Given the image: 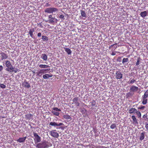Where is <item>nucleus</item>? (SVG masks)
Listing matches in <instances>:
<instances>
[{
  "label": "nucleus",
  "instance_id": "48",
  "mask_svg": "<svg viewBox=\"0 0 148 148\" xmlns=\"http://www.w3.org/2000/svg\"><path fill=\"white\" fill-rule=\"evenodd\" d=\"M63 127H59V129H63Z\"/></svg>",
  "mask_w": 148,
  "mask_h": 148
},
{
  "label": "nucleus",
  "instance_id": "16",
  "mask_svg": "<svg viewBox=\"0 0 148 148\" xmlns=\"http://www.w3.org/2000/svg\"><path fill=\"white\" fill-rule=\"evenodd\" d=\"M26 138V137H23L22 138H20L18 139L17 141L19 143H21L24 142Z\"/></svg>",
  "mask_w": 148,
  "mask_h": 148
},
{
  "label": "nucleus",
  "instance_id": "38",
  "mask_svg": "<svg viewBox=\"0 0 148 148\" xmlns=\"http://www.w3.org/2000/svg\"><path fill=\"white\" fill-rule=\"evenodd\" d=\"M64 16L63 14L60 15L59 16V18L61 19H64Z\"/></svg>",
  "mask_w": 148,
  "mask_h": 148
},
{
  "label": "nucleus",
  "instance_id": "47",
  "mask_svg": "<svg viewBox=\"0 0 148 148\" xmlns=\"http://www.w3.org/2000/svg\"><path fill=\"white\" fill-rule=\"evenodd\" d=\"M25 87H28V85H27V84L25 85Z\"/></svg>",
  "mask_w": 148,
  "mask_h": 148
},
{
  "label": "nucleus",
  "instance_id": "19",
  "mask_svg": "<svg viewBox=\"0 0 148 148\" xmlns=\"http://www.w3.org/2000/svg\"><path fill=\"white\" fill-rule=\"evenodd\" d=\"M39 66L41 68H47L50 67L48 65L41 64L39 65Z\"/></svg>",
  "mask_w": 148,
  "mask_h": 148
},
{
  "label": "nucleus",
  "instance_id": "15",
  "mask_svg": "<svg viewBox=\"0 0 148 148\" xmlns=\"http://www.w3.org/2000/svg\"><path fill=\"white\" fill-rule=\"evenodd\" d=\"M147 97H145L143 95L142 97V103L143 105L146 104L147 101Z\"/></svg>",
  "mask_w": 148,
  "mask_h": 148
},
{
  "label": "nucleus",
  "instance_id": "5",
  "mask_svg": "<svg viewBox=\"0 0 148 148\" xmlns=\"http://www.w3.org/2000/svg\"><path fill=\"white\" fill-rule=\"evenodd\" d=\"M58 10V9L56 8H46L45 12L46 13H52L54 12L57 11Z\"/></svg>",
  "mask_w": 148,
  "mask_h": 148
},
{
  "label": "nucleus",
  "instance_id": "6",
  "mask_svg": "<svg viewBox=\"0 0 148 148\" xmlns=\"http://www.w3.org/2000/svg\"><path fill=\"white\" fill-rule=\"evenodd\" d=\"M58 21V20L55 18L53 17L52 15L51 14L48 16V22L49 23L53 24V23H57Z\"/></svg>",
  "mask_w": 148,
  "mask_h": 148
},
{
  "label": "nucleus",
  "instance_id": "18",
  "mask_svg": "<svg viewBox=\"0 0 148 148\" xmlns=\"http://www.w3.org/2000/svg\"><path fill=\"white\" fill-rule=\"evenodd\" d=\"M52 75H50L49 74H46L43 75V78L44 79H47L51 77L52 76Z\"/></svg>",
  "mask_w": 148,
  "mask_h": 148
},
{
  "label": "nucleus",
  "instance_id": "4",
  "mask_svg": "<svg viewBox=\"0 0 148 148\" xmlns=\"http://www.w3.org/2000/svg\"><path fill=\"white\" fill-rule=\"evenodd\" d=\"M50 69H40L36 73V75L39 77H41L43 74L47 73V71H49Z\"/></svg>",
  "mask_w": 148,
  "mask_h": 148
},
{
  "label": "nucleus",
  "instance_id": "33",
  "mask_svg": "<svg viewBox=\"0 0 148 148\" xmlns=\"http://www.w3.org/2000/svg\"><path fill=\"white\" fill-rule=\"evenodd\" d=\"M53 109L54 111H58L59 112H60L61 111V110L60 109H58V108L56 107L54 108Z\"/></svg>",
  "mask_w": 148,
  "mask_h": 148
},
{
  "label": "nucleus",
  "instance_id": "10",
  "mask_svg": "<svg viewBox=\"0 0 148 148\" xmlns=\"http://www.w3.org/2000/svg\"><path fill=\"white\" fill-rule=\"evenodd\" d=\"M123 74L119 71H116L115 74V77L117 79H120L122 78Z\"/></svg>",
  "mask_w": 148,
  "mask_h": 148
},
{
  "label": "nucleus",
  "instance_id": "12",
  "mask_svg": "<svg viewBox=\"0 0 148 148\" xmlns=\"http://www.w3.org/2000/svg\"><path fill=\"white\" fill-rule=\"evenodd\" d=\"M78 97H75L74 98L73 100V102L77 107L78 106L80 105V103L78 101Z\"/></svg>",
  "mask_w": 148,
  "mask_h": 148
},
{
  "label": "nucleus",
  "instance_id": "8",
  "mask_svg": "<svg viewBox=\"0 0 148 148\" xmlns=\"http://www.w3.org/2000/svg\"><path fill=\"white\" fill-rule=\"evenodd\" d=\"M49 133L51 136L55 138H58L59 137V134L56 130H52L49 132Z\"/></svg>",
  "mask_w": 148,
  "mask_h": 148
},
{
  "label": "nucleus",
  "instance_id": "45",
  "mask_svg": "<svg viewBox=\"0 0 148 148\" xmlns=\"http://www.w3.org/2000/svg\"><path fill=\"white\" fill-rule=\"evenodd\" d=\"M114 45V44L112 45L109 47V48L110 49L112 47H113Z\"/></svg>",
  "mask_w": 148,
  "mask_h": 148
},
{
  "label": "nucleus",
  "instance_id": "26",
  "mask_svg": "<svg viewBox=\"0 0 148 148\" xmlns=\"http://www.w3.org/2000/svg\"><path fill=\"white\" fill-rule=\"evenodd\" d=\"M63 117L64 119L67 120L70 119L71 118L70 116L67 115H64Z\"/></svg>",
  "mask_w": 148,
  "mask_h": 148
},
{
  "label": "nucleus",
  "instance_id": "7",
  "mask_svg": "<svg viewBox=\"0 0 148 148\" xmlns=\"http://www.w3.org/2000/svg\"><path fill=\"white\" fill-rule=\"evenodd\" d=\"M37 147L38 148H47L48 147V146L45 142H42L38 143L37 145Z\"/></svg>",
  "mask_w": 148,
  "mask_h": 148
},
{
  "label": "nucleus",
  "instance_id": "27",
  "mask_svg": "<svg viewBox=\"0 0 148 148\" xmlns=\"http://www.w3.org/2000/svg\"><path fill=\"white\" fill-rule=\"evenodd\" d=\"M42 39L43 41H47L48 40V38L47 36H42Z\"/></svg>",
  "mask_w": 148,
  "mask_h": 148
},
{
  "label": "nucleus",
  "instance_id": "44",
  "mask_svg": "<svg viewBox=\"0 0 148 148\" xmlns=\"http://www.w3.org/2000/svg\"><path fill=\"white\" fill-rule=\"evenodd\" d=\"M114 45V44L112 45L109 47V48L110 49L112 47H113Z\"/></svg>",
  "mask_w": 148,
  "mask_h": 148
},
{
  "label": "nucleus",
  "instance_id": "35",
  "mask_svg": "<svg viewBox=\"0 0 148 148\" xmlns=\"http://www.w3.org/2000/svg\"><path fill=\"white\" fill-rule=\"evenodd\" d=\"M135 82L136 80L134 79H133L130 81L129 84H133Z\"/></svg>",
  "mask_w": 148,
  "mask_h": 148
},
{
  "label": "nucleus",
  "instance_id": "17",
  "mask_svg": "<svg viewBox=\"0 0 148 148\" xmlns=\"http://www.w3.org/2000/svg\"><path fill=\"white\" fill-rule=\"evenodd\" d=\"M140 16L143 17L144 18L147 15V12L146 11H144L143 12H141L140 13Z\"/></svg>",
  "mask_w": 148,
  "mask_h": 148
},
{
  "label": "nucleus",
  "instance_id": "25",
  "mask_svg": "<svg viewBox=\"0 0 148 148\" xmlns=\"http://www.w3.org/2000/svg\"><path fill=\"white\" fill-rule=\"evenodd\" d=\"M90 105L92 106H94L96 103V102L93 99L92 100V101L90 102Z\"/></svg>",
  "mask_w": 148,
  "mask_h": 148
},
{
  "label": "nucleus",
  "instance_id": "37",
  "mask_svg": "<svg viewBox=\"0 0 148 148\" xmlns=\"http://www.w3.org/2000/svg\"><path fill=\"white\" fill-rule=\"evenodd\" d=\"M0 86L1 88H4L5 87V86L3 84H1L0 85Z\"/></svg>",
  "mask_w": 148,
  "mask_h": 148
},
{
  "label": "nucleus",
  "instance_id": "53",
  "mask_svg": "<svg viewBox=\"0 0 148 148\" xmlns=\"http://www.w3.org/2000/svg\"><path fill=\"white\" fill-rule=\"evenodd\" d=\"M28 88L29 87L30 85L28 84Z\"/></svg>",
  "mask_w": 148,
  "mask_h": 148
},
{
  "label": "nucleus",
  "instance_id": "46",
  "mask_svg": "<svg viewBox=\"0 0 148 148\" xmlns=\"http://www.w3.org/2000/svg\"><path fill=\"white\" fill-rule=\"evenodd\" d=\"M114 45V44L112 45L109 47V48L110 49L112 47H113Z\"/></svg>",
  "mask_w": 148,
  "mask_h": 148
},
{
  "label": "nucleus",
  "instance_id": "2",
  "mask_svg": "<svg viewBox=\"0 0 148 148\" xmlns=\"http://www.w3.org/2000/svg\"><path fill=\"white\" fill-rule=\"evenodd\" d=\"M138 88L135 86H132L130 88V91L127 93L126 96L127 98H128L133 96L135 92H137L138 89Z\"/></svg>",
  "mask_w": 148,
  "mask_h": 148
},
{
  "label": "nucleus",
  "instance_id": "43",
  "mask_svg": "<svg viewBox=\"0 0 148 148\" xmlns=\"http://www.w3.org/2000/svg\"><path fill=\"white\" fill-rule=\"evenodd\" d=\"M146 48L147 49H148V44L146 45Z\"/></svg>",
  "mask_w": 148,
  "mask_h": 148
},
{
  "label": "nucleus",
  "instance_id": "24",
  "mask_svg": "<svg viewBox=\"0 0 148 148\" xmlns=\"http://www.w3.org/2000/svg\"><path fill=\"white\" fill-rule=\"evenodd\" d=\"M80 12H81V16H82L83 17H86V14L84 11L82 10H81L80 11Z\"/></svg>",
  "mask_w": 148,
  "mask_h": 148
},
{
  "label": "nucleus",
  "instance_id": "21",
  "mask_svg": "<svg viewBox=\"0 0 148 148\" xmlns=\"http://www.w3.org/2000/svg\"><path fill=\"white\" fill-rule=\"evenodd\" d=\"M65 51L69 55L71 54L72 51L71 49L69 48H64Z\"/></svg>",
  "mask_w": 148,
  "mask_h": 148
},
{
  "label": "nucleus",
  "instance_id": "20",
  "mask_svg": "<svg viewBox=\"0 0 148 148\" xmlns=\"http://www.w3.org/2000/svg\"><path fill=\"white\" fill-rule=\"evenodd\" d=\"M145 132H143L140 135V136L139 138L140 140H142L145 137Z\"/></svg>",
  "mask_w": 148,
  "mask_h": 148
},
{
  "label": "nucleus",
  "instance_id": "30",
  "mask_svg": "<svg viewBox=\"0 0 148 148\" xmlns=\"http://www.w3.org/2000/svg\"><path fill=\"white\" fill-rule=\"evenodd\" d=\"M140 59V57L138 58L137 61L136 63V66H138L139 64Z\"/></svg>",
  "mask_w": 148,
  "mask_h": 148
},
{
  "label": "nucleus",
  "instance_id": "31",
  "mask_svg": "<svg viewBox=\"0 0 148 148\" xmlns=\"http://www.w3.org/2000/svg\"><path fill=\"white\" fill-rule=\"evenodd\" d=\"M143 96L147 97H148V90H146Z\"/></svg>",
  "mask_w": 148,
  "mask_h": 148
},
{
  "label": "nucleus",
  "instance_id": "29",
  "mask_svg": "<svg viewBox=\"0 0 148 148\" xmlns=\"http://www.w3.org/2000/svg\"><path fill=\"white\" fill-rule=\"evenodd\" d=\"M34 32V30H30L29 31V34H30V36L32 38H34V35L33 34V33Z\"/></svg>",
  "mask_w": 148,
  "mask_h": 148
},
{
  "label": "nucleus",
  "instance_id": "41",
  "mask_svg": "<svg viewBox=\"0 0 148 148\" xmlns=\"http://www.w3.org/2000/svg\"><path fill=\"white\" fill-rule=\"evenodd\" d=\"M3 69V67L2 65H0V71H1Z\"/></svg>",
  "mask_w": 148,
  "mask_h": 148
},
{
  "label": "nucleus",
  "instance_id": "50",
  "mask_svg": "<svg viewBox=\"0 0 148 148\" xmlns=\"http://www.w3.org/2000/svg\"><path fill=\"white\" fill-rule=\"evenodd\" d=\"M115 52L117 53H120V52H118V51H116Z\"/></svg>",
  "mask_w": 148,
  "mask_h": 148
},
{
  "label": "nucleus",
  "instance_id": "1",
  "mask_svg": "<svg viewBox=\"0 0 148 148\" xmlns=\"http://www.w3.org/2000/svg\"><path fill=\"white\" fill-rule=\"evenodd\" d=\"M5 64L7 67L5 69L7 71L10 73L14 72L15 73H16L18 71V69L14 67L10 61L8 60L5 61Z\"/></svg>",
  "mask_w": 148,
  "mask_h": 148
},
{
  "label": "nucleus",
  "instance_id": "51",
  "mask_svg": "<svg viewBox=\"0 0 148 148\" xmlns=\"http://www.w3.org/2000/svg\"><path fill=\"white\" fill-rule=\"evenodd\" d=\"M117 44V43H115L114 44V45H116Z\"/></svg>",
  "mask_w": 148,
  "mask_h": 148
},
{
  "label": "nucleus",
  "instance_id": "13",
  "mask_svg": "<svg viewBox=\"0 0 148 148\" xmlns=\"http://www.w3.org/2000/svg\"><path fill=\"white\" fill-rule=\"evenodd\" d=\"M0 54L1 56V59L2 60L3 59H6L8 57V56L7 54H5L4 52H1L0 53Z\"/></svg>",
  "mask_w": 148,
  "mask_h": 148
},
{
  "label": "nucleus",
  "instance_id": "34",
  "mask_svg": "<svg viewBox=\"0 0 148 148\" xmlns=\"http://www.w3.org/2000/svg\"><path fill=\"white\" fill-rule=\"evenodd\" d=\"M116 127V124H113L111 125L110 127L111 129H113Z\"/></svg>",
  "mask_w": 148,
  "mask_h": 148
},
{
  "label": "nucleus",
  "instance_id": "36",
  "mask_svg": "<svg viewBox=\"0 0 148 148\" xmlns=\"http://www.w3.org/2000/svg\"><path fill=\"white\" fill-rule=\"evenodd\" d=\"M145 108V107L144 106H143L138 107V109L143 110Z\"/></svg>",
  "mask_w": 148,
  "mask_h": 148
},
{
  "label": "nucleus",
  "instance_id": "32",
  "mask_svg": "<svg viewBox=\"0 0 148 148\" xmlns=\"http://www.w3.org/2000/svg\"><path fill=\"white\" fill-rule=\"evenodd\" d=\"M147 116V113H146L143 116V118L145 120H147L148 119Z\"/></svg>",
  "mask_w": 148,
  "mask_h": 148
},
{
  "label": "nucleus",
  "instance_id": "39",
  "mask_svg": "<svg viewBox=\"0 0 148 148\" xmlns=\"http://www.w3.org/2000/svg\"><path fill=\"white\" fill-rule=\"evenodd\" d=\"M145 127L146 128V129L147 130V131H148V123L146 124L145 126Z\"/></svg>",
  "mask_w": 148,
  "mask_h": 148
},
{
  "label": "nucleus",
  "instance_id": "42",
  "mask_svg": "<svg viewBox=\"0 0 148 148\" xmlns=\"http://www.w3.org/2000/svg\"><path fill=\"white\" fill-rule=\"evenodd\" d=\"M116 54L114 52H112V53H111V55L112 56H114Z\"/></svg>",
  "mask_w": 148,
  "mask_h": 148
},
{
  "label": "nucleus",
  "instance_id": "9",
  "mask_svg": "<svg viewBox=\"0 0 148 148\" xmlns=\"http://www.w3.org/2000/svg\"><path fill=\"white\" fill-rule=\"evenodd\" d=\"M33 135L34 137V140L36 143H38L41 141L40 137L39 136L38 134L34 132Z\"/></svg>",
  "mask_w": 148,
  "mask_h": 148
},
{
  "label": "nucleus",
  "instance_id": "22",
  "mask_svg": "<svg viewBox=\"0 0 148 148\" xmlns=\"http://www.w3.org/2000/svg\"><path fill=\"white\" fill-rule=\"evenodd\" d=\"M41 58L44 60L46 61L47 59V56L45 54H43L42 55Z\"/></svg>",
  "mask_w": 148,
  "mask_h": 148
},
{
  "label": "nucleus",
  "instance_id": "23",
  "mask_svg": "<svg viewBox=\"0 0 148 148\" xmlns=\"http://www.w3.org/2000/svg\"><path fill=\"white\" fill-rule=\"evenodd\" d=\"M129 61V59L127 58H123L122 60V63L124 64H125L126 63H127Z\"/></svg>",
  "mask_w": 148,
  "mask_h": 148
},
{
  "label": "nucleus",
  "instance_id": "52",
  "mask_svg": "<svg viewBox=\"0 0 148 148\" xmlns=\"http://www.w3.org/2000/svg\"><path fill=\"white\" fill-rule=\"evenodd\" d=\"M118 59H121V57H118Z\"/></svg>",
  "mask_w": 148,
  "mask_h": 148
},
{
  "label": "nucleus",
  "instance_id": "14",
  "mask_svg": "<svg viewBox=\"0 0 148 148\" xmlns=\"http://www.w3.org/2000/svg\"><path fill=\"white\" fill-rule=\"evenodd\" d=\"M131 118L133 120V123L134 125L138 124V122L137 121L136 118L134 115H132Z\"/></svg>",
  "mask_w": 148,
  "mask_h": 148
},
{
  "label": "nucleus",
  "instance_id": "49",
  "mask_svg": "<svg viewBox=\"0 0 148 148\" xmlns=\"http://www.w3.org/2000/svg\"><path fill=\"white\" fill-rule=\"evenodd\" d=\"M33 73L34 74H36V73H35L34 71L33 72Z\"/></svg>",
  "mask_w": 148,
  "mask_h": 148
},
{
  "label": "nucleus",
  "instance_id": "28",
  "mask_svg": "<svg viewBox=\"0 0 148 148\" xmlns=\"http://www.w3.org/2000/svg\"><path fill=\"white\" fill-rule=\"evenodd\" d=\"M51 112L53 114V115L56 116H58L60 114V113L58 112H56L55 111H52Z\"/></svg>",
  "mask_w": 148,
  "mask_h": 148
},
{
  "label": "nucleus",
  "instance_id": "11",
  "mask_svg": "<svg viewBox=\"0 0 148 148\" xmlns=\"http://www.w3.org/2000/svg\"><path fill=\"white\" fill-rule=\"evenodd\" d=\"M49 125L51 126H53L55 127L56 126H60L64 125V124L62 123H57L55 122H50Z\"/></svg>",
  "mask_w": 148,
  "mask_h": 148
},
{
  "label": "nucleus",
  "instance_id": "3",
  "mask_svg": "<svg viewBox=\"0 0 148 148\" xmlns=\"http://www.w3.org/2000/svg\"><path fill=\"white\" fill-rule=\"evenodd\" d=\"M128 112L130 114H134L136 113L137 115L138 118H140L141 117V114L140 112L137 111L136 109L135 108H131L129 110Z\"/></svg>",
  "mask_w": 148,
  "mask_h": 148
},
{
  "label": "nucleus",
  "instance_id": "40",
  "mask_svg": "<svg viewBox=\"0 0 148 148\" xmlns=\"http://www.w3.org/2000/svg\"><path fill=\"white\" fill-rule=\"evenodd\" d=\"M41 35V33L39 32L37 34V36L38 37H40Z\"/></svg>",
  "mask_w": 148,
  "mask_h": 148
}]
</instances>
